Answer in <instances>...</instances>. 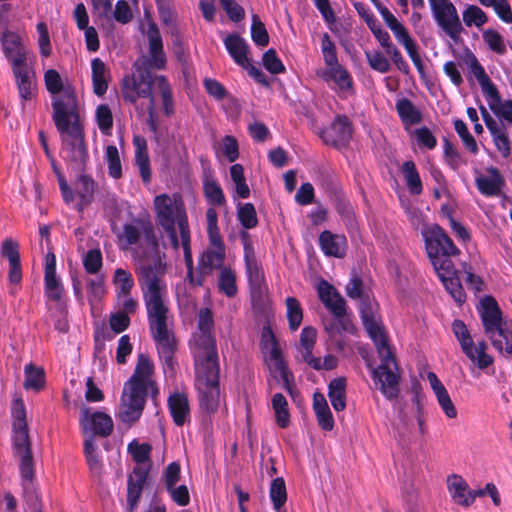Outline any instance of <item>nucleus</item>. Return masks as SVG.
<instances>
[{"label":"nucleus","mask_w":512,"mask_h":512,"mask_svg":"<svg viewBox=\"0 0 512 512\" xmlns=\"http://www.w3.org/2000/svg\"><path fill=\"white\" fill-rule=\"evenodd\" d=\"M44 84L51 95L52 118L63 149L71 160L83 163L88 158V152L84 142L82 109L75 90L64 82L55 69L44 72Z\"/></svg>","instance_id":"1"},{"label":"nucleus","mask_w":512,"mask_h":512,"mask_svg":"<svg viewBox=\"0 0 512 512\" xmlns=\"http://www.w3.org/2000/svg\"><path fill=\"white\" fill-rule=\"evenodd\" d=\"M165 272L166 264L161 260L154 266L143 265L137 269L138 281L158 353L170 366L176 343L168 327V288L164 279Z\"/></svg>","instance_id":"2"},{"label":"nucleus","mask_w":512,"mask_h":512,"mask_svg":"<svg viewBox=\"0 0 512 512\" xmlns=\"http://www.w3.org/2000/svg\"><path fill=\"white\" fill-rule=\"evenodd\" d=\"M213 317L209 309L199 312L198 330L190 342L195 362V386L200 405L208 412L220 403L219 366L215 340L211 334Z\"/></svg>","instance_id":"3"},{"label":"nucleus","mask_w":512,"mask_h":512,"mask_svg":"<svg viewBox=\"0 0 512 512\" xmlns=\"http://www.w3.org/2000/svg\"><path fill=\"white\" fill-rule=\"evenodd\" d=\"M361 314L365 329L373 341L381 360V364L376 368L372 367L370 362L367 363L371 370L373 383L387 399H394L399 392V375L387 333L379 316L372 310L362 307Z\"/></svg>","instance_id":"4"},{"label":"nucleus","mask_w":512,"mask_h":512,"mask_svg":"<svg viewBox=\"0 0 512 512\" xmlns=\"http://www.w3.org/2000/svg\"><path fill=\"white\" fill-rule=\"evenodd\" d=\"M154 209L157 222L167 233L172 246L175 249L180 245L182 246L191 283L200 285L201 281H195L192 275L193 257L190 246V233L182 197L177 193L158 195L154 199Z\"/></svg>","instance_id":"5"},{"label":"nucleus","mask_w":512,"mask_h":512,"mask_svg":"<svg viewBox=\"0 0 512 512\" xmlns=\"http://www.w3.org/2000/svg\"><path fill=\"white\" fill-rule=\"evenodd\" d=\"M122 92L124 98L136 105L141 111H147L150 118L154 117L155 96L160 94L166 114L173 111L170 86L162 76L153 77L149 71L135 63L134 72L123 79Z\"/></svg>","instance_id":"6"},{"label":"nucleus","mask_w":512,"mask_h":512,"mask_svg":"<svg viewBox=\"0 0 512 512\" xmlns=\"http://www.w3.org/2000/svg\"><path fill=\"white\" fill-rule=\"evenodd\" d=\"M11 414L13 446L15 455L20 458V472L25 481H32L34 470L28 436L26 409L22 399H14Z\"/></svg>","instance_id":"7"},{"label":"nucleus","mask_w":512,"mask_h":512,"mask_svg":"<svg viewBox=\"0 0 512 512\" xmlns=\"http://www.w3.org/2000/svg\"><path fill=\"white\" fill-rule=\"evenodd\" d=\"M127 451L135 466L128 478L127 503L132 512L140 499L143 487L146 483L151 468V446L133 440L128 444Z\"/></svg>","instance_id":"8"},{"label":"nucleus","mask_w":512,"mask_h":512,"mask_svg":"<svg viewBox=\"0 0 512 512\" xmlns=\"http://www.w3.org/2000/svg\"><path fill=\"white\" fill-rule=\"evenodd\" d=\"M207 234L209 245L201 254L198 269L202 275L212 273L214 269H222L226 255V249L218 228V216L215 209L210 208L206 212Z\"/></svg>","instance_id":"9"},{"label":"nucleus","mask_w":512,"mask_h":512,"mask_svg":"<svg viewBox=\"0 0 512 512\" xmlns=\"http://www.w3.org/2000/svg\"><path fill=\"white\" fill-rule=\"evenodd\" d=\"M260 347L264 360L273 377L281 380L287 389L290 390V375L276 336L269 326H265L262 329Z\"/></svg>","instance_id":"10"},{"label":"nucleus","mask_w":512,"mask_h":512,"mask_svg":"<svg viewBox=\"0 0 512 512\" xmlns=\"http://www.w3.org/2000/svg\"><path fill=\"white\" fill-rule=\"evenodd\" d=\"M452 331L463 353L475 366L479 369H486L493 363V357L487 353V344L484 341L475 343L462 321L455 320L452 324Z\"/></svg>","instance_id":"11"},{"label":"nucleus","mask_w":512,"mask_h":512,"mask_svg":"<svg viewBox=\"0 0 512 512\" xmlns=\"http://www.w3.org/2000/svg\"><path fill=\"white\" fill-rule=\"evenodd\" d=\"M242 240L246 275L250 284L251 296L253 301H260L267 291L263 268L256 257L254 247L246 232L242 234Z\"/></svg>","instance_id":"12"},{"label":"nucleus","mask_w":512,"mask_h":512,"mask_svg":"<svg viewBox=\"0 0 512 512\" xmlns=\"http://www.w3.org/2000/svg\"><path fill=\"white\" fill-rule=\"evenodd\" d=\"M53 169L57 176L61 195L65 203H74L78 210H82L85 205L90 203L94 193V182L90 177L81 175L76 180L74 190H72L61 171L55 165H53Z\"/></svg>","instance_id":"13"},{"label":"nucleus","mask_w":512,"mask_h":512,"mask_svg":"<svg viewBox=\"0 0 512 512\" xmlns=\"http://www.w3.org/2000/svg\"><path fill=\"white\" fill-rule=\"evenodd\" d=\"M224 45L237 65L245 69L258 82H265L264 74L251 63L249 46L242 37L237 34H229L224 38Z\"/></svg>","instance_id":"14"},{"label":"nucleus","mask_w":512,"mask_h":512,"mask_svg":"<svg viewBox=\"0 0 512 512\" xmlns=\"http://www.w3.org/2000/svg\"><path fill=\"white\" fill-rule=\"evenodd\" d=\"M438 26L452 39L462 31L461 21L455 5L450 0H433L430 5Z\"/></svg>","instance_id":"15"},{"label":"nucleus","mask_w":512,"mask_h":512,"mask_svg":"<svg viewBox=\"0 0 512 512\" xmlns=\"http://www.w3.org/2000/svg\"><path fill=\"white\" fill-rule=\"evenodd\" d=\"M421 233L425 242L428 256L446 254L457 255L458 248L437 224H424Z\"/></svg>","instance_id":"16"},{"label":"nucleus","mask_w":512,"mask_h":512,"mask_svg":"<svg viewBox=\"0 0 512 512\" xmlns=\"http://www.w3.org/2000/svg\"><path fill=\"white\" fill-rule=\"evenodd\" d=\"M146 394L124 385L117 412L118 419L128 426L135 423L142 414Z\"/></svg>","instance_id":"17"},{"label":"nucleus","mask_w":512,"mask_h":512,"mask_svg":"<svg viewBox=\"0 0 512 512\" xmlns=\"http://www.w3.org/2000/svg\"><path fill=\"white\" fill-rule=\"evenodd\" d=\"M2 51L11 64L12 71L28 67V56L30 54L21 42L20 36L12 31L6 30L0 33Z\"/></svg>","instance_id":"18"},{"label":"nucleus","mask_w":512,"mask_h":512,"mask_svg":"<svg viewBox=\"0 0 512 512\" xmlns=\"http://www.w3.org/2000/svg\"><path fill=\"white\" fill-rule=\"evenodd\" d=\"M318 75L341 97L353 94V80L350 73L338 61L326 64Z\"/></svg>","instance_id":"19"},{"label":"nucleus","mask_w":512,"mask_h":512,"mask_svg":"<svg viewBox=\"0 0 512 512\" xmlns=\"http://www.w3.org/2000/svg\"><path fill=\"white\" fill-rule=\"evenodd\" d=\"M80 425L85 438L94 435L108 436L113 430L112 418L101 411H91L88 407L81 408Z\"/></svg>","instance_id":"20"},{"label":"nucleus","mask_w":512,"mask_h":512,"mask_svg":"<svg viewBox=\"0 0 512 512\" xmlns=\"http://www.w3.org/2000/svg\"><path fill=\"white\" fill-rule=\"evenodd\" d=\"M153 373L154 365L151 360L145 354H139L135 370L124 385L147 393L154 390Z\"/></svg>","instance_id":"21"},{"label":"nucleus","mask_w":512,"mask_h":512,"mask_svg":"<svg viewBox=\"0 0 512 512\" xmlns=\"http://www.w3.org/2000/svg\"><path fill=\"white\" fill-rule=\"evenodd\" d=\"M478 310L487 336L508 322L502 317L497 301L491 296L480 300Z\"/></svg>","instance_id":"22"},{"label":"nucleus","mask_w":512,"mask_h":512,"mask_svg":"<svg viewBox=\"0 0 512 512\" xmlns=\"http://www.w3.org/2000/svg\"><path fill=\"white\" fill-rule=\"evenodd\" d=\"M426 380L429 383V386L436 398V401L443 412V414L448 419H456L458 416V410L448 392L444 384L438 378V376L429 371L426 374Z\"/></svg>","instance_id":"23"},{"label":"nucleus","mask_w":512,"mask_h":512,"mask_svg":"<svg viewBox=\"0 0 512 512\" xmlns=\"http://www.w3.org/2000/svg\"><path fill=\"white\" fill-rule=\"evenodd\" d=\"M352 129L347 117L338 116L330 126L320 132V137L326 144L343 146L351 138Z\"/></svg>","instance_id":"24"},{"label":"nucleus","mask_w":512,"mask_h":512,"mask_svg":"<svg viewBox=\"0 0 512 512\" xmlns=\"http://www.w3.org/2000/svg\"><path fill=\"white\" fill-rule=\"evenodd\" d=\"M482 113L486 127L492 136V140L496 149L504 158H507L511 153V146L506 128L504 127L503 124H500L497 121H495L487 113L485 108H482Z\"/></svg>","instance_id":"25"},{"label":"nucleus","mask_w":512,"mask_h":512,"mask_svg":"<svg viewBox=\"0 0 512 512\" xmlns=\"http://www.w3.org/2000/svg\"><path fill=\"white\" fill-rule=\"evenodd\" d=\"M448 493L457 505L461 507H470L472 505V496L467 481L460 475L452 474L446 480Z\"/></svg>","instance_id":"26"},{"label":"nucleus","mask_w":512,"mask_h":512,"mask_svg":"<svg viewBox=\"0 0 512 512\" xmlns=\"http://www.w3.org/2000/svg\"><path fill=\"white\" fill-rule=\"evenodd\" d=\"M45 293L48 299L58 302L63 293V285L56 274V260L53 254H48L45 259Z\"/></svg>","instance_id":"27"},{"label":"nucleus","mask_w":512,"mask_h":512,"mask_svg":"<svg viewBox=\"0 0 512 512\" xmlns=\"http://www.w3.org/2000/svg\"><path fill=\"white\" fill-rule=\"evenodd\" d=\"M319 245L326 256L342 258L346 254L347 239L344 235L323 231L319 236Z\"/></svg>","instance_id":"28"},{"label":"nucleus","mask_w":512,"mask_h":512,"mask_svg":"<svg viewBox=\"0 0 512 512\" xmlns=\"http://www.w3.org/2000/svg\"><path fill=\"white\" fill-rule=\"evenodd\" d=\"M317 292L325 307L336 316H342L345 312V304L335 288L327 281H320L317 285Z\"/></svg>","instance_id":"29"},{"label":"nucleus","mask_w":512,"mask_h":512,"mask_svg":"<svg viewBox=\"0 0 512 512\" xmlns=\"http://www.w3.org/2000/svg\"><path fill=\"white\" fill-rule=\"evenodd\" d=\"M381 16L392 31L395 39L405 48L406 52L416 47L415 41L411 38L405 26L388 9H382Z\"/></svg>","instance_id":"30"},{"label":"nucleus","mask_w":512,"mask_h":512,"mask_svg":"<svg viewBox=\"0 0 512 512\" xmlns=\"http://www.w3.org/2000/svg\"><path fill=\"white\" fill-rule=\"evenodd\" d=\"M381 16L392 31L395 39L405 48L406 52L416 47L415 41L411 38L405 26L388 9H382Z\"/></svg>","instance_id":"31"},{"label":"nucleus","mask_w":512,"mask_h":512,"mask_svg":"<svg viewBox=\"0 0 512 512\" xmlns=\"http://www.w3.org/2000/svg\"><path fill=\"white\" fill-rule=\"evenodd\" d=\"M313 411L320 428L331 431L334 427V418L324 394L320 392L313 394Z\"/></svg>","instance_id":"32"},{"label":"nucleus","mask_w":512,"mask_h":512,"mask_svg":"<svg viewBox=\"0 0 512 512\" xmlns=\"http://www.w3.org/2000/svg\"><path fill=\"white\" fill-rule=\"evenodd\" d=\"M171 416L177 425H183L190 417V408L187 396L181 392H175L168 399Z\"/></svg>","instance_id":"33"},{"label":"nucleus","mask_w":512,"mask_h":512,"mask_svg":"<svg viewBox=\"0 0 512 512\" xmlns=\"http://www.w3.org/2000/svg\"><path fill=\"white\" fill-rule=\"evenodd\" d=\"M133 143L135 146V164L139 169L142 180L148 183L151 179V168L146 140L141 136H135Z\"/></svg>","instance_id":"34"},{"label":"nucleus","mask_w":512,"mask_h":512,"mask_svg":"<svg viewBox=\"0 0 512 512\" xmlns=\"http://www.w3.org/2000/svg\"><path fill=\"white\" fill-rule=\"evenodd\" d=\"M147 38L149 41L151 65L160 69L165 64V56L162 49V39L159 30L154 24H149L147 30Z\"/></svg>","instance_id":"35"},{"label":"nucleus","mask_w":512,"mask_h":512,"mask_svg":"<svg viewBox=\"0 0 512 512\" xmlns=\"http://www.w3.org/2000/svg\"><path fill=\"white\" fill-rule=\"evenodd\" d=\"M492 345L500 353H505L512 356V323L507 322L506 324L499 327L496 331L488 335Z\"/></svg>","instance_id":"36"},{"label":"nucleus","mask_w":512,"mask_h":512,"mask_svg":"<svg viewBox=\"0 0 512 512\" xmlns=\"http://www.w3.org/2000/svg\"><path fill=\"white\" fill-rule=\"evenodd\" d=\"M476 185L484 195H497L501 191L502 178L495 168H489L485 175L476 178Z\"/></svg>","instance_id":"37"},{"label":"nucleus","mask_w":512,"mask_h":512,"mask_svg":"<svg viewBox=\"0 0 512 512\" xmlns=\"http://www.w3.org/2000/svg\"><path fill=\"white\" fill-rule=\"evenodd\" d=\"M346 386L345 377H337L328 385V397L335 411H343L346 408Z\"/></svg>","instance_id":"38"},{"label":"nucleus","mask_w":512,"mask_h":512,"mask_svg":"<svg viewBox=\"0 0 512 512\" xmlns=\"http://www.w3.org/2000/svg\"><path fill=\"white\" fill-rule=\"evenodd\" d=\"M93 91L98 96H103L108 88L109 70L105 63L95 58L91 62Z\"/></svg>","instance_id":"39"},{"label":"nucleus","mask_w":512,"mask_h":512,"mask_svg":"<svg viewBox=\"0 0 512 512\" xmlns=\"http://www.w3.org/2000/svg\"><path fill=\"white\" fill-rule=\"evenodd\" d=\"M274 419L278 427L285 429L290 425L291 414L287 399L281 393H275L271 399Z\"/></svg>","instance_id":"40"},{"label":"nucleus","mask_w":512,"mask_h":512,"mask_svg":"<svg viewBox=\"0 0 512 512\" xmlns=\"http://www.w3.org/2000/svg\"><path fill=\"white\" fill-rule=\"evenodd\" d=\"M84 455L90 472L95 477H100L103 473V462L94 438L84 439Z\"/></svg>","instance_id":"41"},{"label":"nucleus","mask_w":512,"mask_h":512,"mask_svg":"<svg viewBox=\"0 0 512 512\" xmlns=\"http://www.w3.org/2000/svg\"><path fill=\"white\" fill-rule=\"evenodd\" d=\"M396 110L406 130L422 120L420 111L406 98L396 102Z\"/></svg>","instance_id":"42"},{"label":"nucleus","mask_w":512,"mask_h":512,"mask_svg":"<svg viewBox=\"0 0 512 512\" xmlns=\"http://www.w3.org/2000/svg\"><path fill=\"white\" fill-rule=\"evenodd\" d=\"M400 170L409 193L420 195L423 191V184L415 163L413 161H405Z\"/></svg>","instance_id":"43"},{"label":"nucleus","mask_w":512,"mask_h":512,"mask_svg":"<svg viewBox=\"0 0 512 512\" xmlns=\"http://www.w3.org/2000/svg\"><path fill=\"white\" fill-rule=\"evenodd\" d=\"M485 97L494 114L512 124V100L502 101L497 88Z\"/></svg>","instance_id":"44"},{"label":"nucleus","mask_w":512,"mask_h":512,"mask_svg":"<svg viewBox=\"0 0 512 512\" xmlns=\"http://www.w3.org/2000/svg\"><path fill=\"white\" fill-rule=\"evenodd\" d=\"M45 384L44 370L32 363L24 367V388L35 392L40 391Z\"/></svg>","instance_id":"45"},{"label":"nucleus","mask_w":512,"mask_h":512,"mask_svg":"<svg viewBox=\"0 0 512 512\" xmlns=\"http://www.w3.org/2000/svg\"><path fill=\"white\" fill-rule=\"evenodd\" d=\"M112 285L115 296L130 294L135 286L132 273L126 269L117 268L112 276Z\"/></svg>","instance_id":"46"},{"label":"nucleus","mask_w":512,"mask_h":512,"mask_svg":"<svg viewBox=\"0 0 512 512\" xmlns=\"http://www.w3.org/2000/svg\"><path fill=\"white\" fill-rule=\"evenodd\" d=\"M317 340V330L311 326H306L300 333L298 350L307 363L314 357L313 349Z\"/></svg>","instance_id":"47"},{"label":"nucleus","mask_w":512,"mask_h":512,"mask_svg":"<svg viewBox=\"0 0 512 512\" xmlns=\"http://www.w3.org/2000/svg\"><path fill=\"white\" fill-rule=\"evenodd\" d=\"M16 84L18 86L20 97L24 100H30L34 96V87L32 77L28 67L13 71Z\"/></svg>","instance_id":"48"},{"label":"nucleus","mask_w":512,"mask_h":512,"mask_svg":"<svg viewBox=\"0 0 512 512\" xmlns=\"http://www.w3.org/2000/svg\"><path fill=\"white\" fill-rule=\"evenodd\" d=\"M462 19L465 26L469 28H481L488 21L486 13L476 5H467L462 11Z\"/></svg>","instance_id":"49"},{"label":"nucleus","mask_w":512,"mask_h":512,"mask_svg":"<svg viewBox=\"0 0 512 512\" xmlns=\"http://www.w3.org/2000/svg\"><path fill=\"white\" fill-rule=\"evenodd\" d=\"M467 63L469 64L472 74L478 80L482 88V92L485 96L496 88L495 85L490 81V79L486 75L483 67L480 65L477 58L473 54H471L468 57Z\"/></svg>","instance_id":"50"},{"label":"nucleus","mask_w":512,"mask_h":512,"mask_svg":"<svg viewBox=\"0 0 512 512\" xmlns=\"http://www.w3.org/2000/svg\"><path fill=\"white\" fill-rule=\"evenodd\" d=\"M286 317L291 331H296L303 320V310L300 302L294 297H287L285 300Z\"/></svg>","instance_id":"51"},{"label":"nucleus","mask_w":512,"mask_h":512,"mask_svg":"<svg viewBox=\"0 0 512 512\" xmlns=\"http://www.w3.org/2000/svg\"><path fill=\"white\" fill-rule=\"evenodd\" d=\"M230 177L234 184L237 197L245 199L250 196V189L246 183L243 166L234 164L230 167Z\"/></svg>","instance_id":"52"},{"label":"nucleus","mask_w":512,"mask_h":512,"mask_svg":"<svg viewBox=\"0 0 512 512\" xmlns=\"http://www.w3.org/2000/svg\"><path fill=\"white\" fill-rule=\"evenodd\" d=\"M104 159L108 166L109 175L114 179H119L122 176V166L117 147L108 145L105 149Z\"/></svg>","instance_id":"53"},{"label":"nucleus","mask_w":512,"mask_h":512,"mask_svg":"<svg viewBox=\"0 0 512 512\" xmlns=\"http://www.w3.org/2000/svg\"><path fill=\"white\" fill-rule=\"evenodd\" d=\"M219 289L226 296L232 297L237 293L236 274L230 267H223L219 275Z\"/></svg>","instance_id":"54"},{"label":"nucleus","mask_w":512,"mask_h":512,"mask_svg":"<svg viewBox=\"0 0 512 512\" xmlns=\"http://www.w3.org/2000/svg\"><path fill=\"white\" fill-rule=\"evenodd\" d=\"M270 498L275 510L277 512H284L282 511V506L286 502L287 493L283 478H276L273 480L270 487Z\"/></svg>","instance_id":"55"},{"label":"nucleus","mask_w":512,"mask_h":512,"mask_svg":"<svg viewBox=\"0 0 512 512\" xmlns=\"http://www.w3.org/2000/svg\"><path fill=\"white\" fill-rule=\"evenodd\" d=\"M451 255L439 254L429 256L430 261L440 279H446L448 275L455 273V269L452 261L450 260Z\"/></svg>","instance_id":"56"},{"label":"nucleus","mask_w":512,"mask_h":512,"mask_svg":"<svg viewBox=\"0 0 512 512\" xmlns=\"http://www.w3.org/2000/svg\"><path fill=\"white\" fill-rule=\"evenodd\" d=\"M36 31L39 53L42 58H48L52 54V44L46 23L39 22Z\"/></svg>","instance_id":"57"},{"label":"nucleus","mask_w":512,"mask_h":512,"mask_svg":"<svg viewBox=\"0 0 512 512\" xmlns=\"http://www.w3.org/2000/svg\"><path fill=\"white\" fill-rule=\"evenodd\" d=\"M216 150L218 155L225 157L229 162H234L239 156L238 143L232 136L222 138Z\"/></svg>","instance_id":"58"},{"label":"nucleus","mask_w":512,"mask_h":512,"mask_svg":"<svg viewBox=\"0 0 512 512\" xmlns=\"http://www.w3.org/2000/svg\"><path fill=\"white\" fill-rule=\"evenodd\" d=\"M482 37L488 47L497 54L506 52V45L502 35L495 29L489 28L483 31Z\"/></svg>","instance_id":"59"},{"label":"nucleus","mask_w":512,"mask_h":512,"mask_svg":"<svg viewBox=\"0 0 512 512\" xmlns=\"http://www.w3.org/2000/svg\"><path fill=\"white\" fill-rule=\"evenodd\" d=\"M251 38L260 47H265L269 43V35L265 25L256 14L252 16Z\"/></svg>","instance_id":"60"},{"label":"nucleus","mask_w":512,"mask_h":512,"mask_svg":"<svg viewBox=\"0 0 512 512\" xmlns=\"http://www.w3.org/2000/svg\"><path fill=\"white\" fill-rule=\"evenodd\" d=\"M440 280L445 286L446 290L458 304H461L465 301V293L459 282L458 277L456 276V273L448 275L446 279Z\"/></svg>","instance_id":"61"},{"label":"nucleus","mask_w":512,"mask_h":512,"mask_svg":"<svg viewBox=\"0 0 512 512\" xmlns=\"http://www.w3.org/2000/svg\"><path fill=\"white\" fill-rule=\"evenodd\" d=\"M238 218L243 227H245L246 229L253 228L258 223L256 210L251 203L239 205Z\"/></svg>","instance_id":"62"},{"label":"nucleus","mask_w":512,"mask_h":512,"mask_svg":"<svg viewBox=\"0 0 512 512\" xmlns=\"http://www.w3.org/2000/svg\"><path fill=\"white\" fill-rule=\"evenodd\" d=\"M96 121L99 129L104 134H110L113 117L110 108L107 105H99L96 109Z\"/></svg>","instance_id":"63"},{"label":"nucleus","mask_w":512,"mask_h":512,"mask_svg":"<svg viewBox=\"0 0 512 512\" xmlns=\"http://www.w3.org/2000/svg\"><path fill=\"white\" fill-rule=\"evenodd\" d=\"M83 265L90 274H96L102 267V254L99 249H91L83 256Z\"/></svg>","instance_id":"64"}]
</instances>
